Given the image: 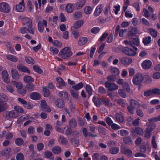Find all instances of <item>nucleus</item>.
<instances>
[{"mask_svg":"<svg viewBox=\"0 0 160 160\" xmlns=\"http://www.w3.org/2000/svg\"><path fill=\"white\" fill-rule=\"evenodd\" d=\"M118 134L122 136H126L128 135L129 132L125 129H122L118 131Z\"/></svg>","mask_w":160,"mask_h":160,"instance_id":"31","label":"nucleus"},{"mask_svg":"<svg viewBox=\"0 0 160 160\" xmlns=\"http://www.w3.org/2000/svg\"><path fill=\"white\" fill-rule=\"evenodd\" d=\"M7 59L13 62H16L18 61V58L15 56L11 54H7L6 56Z\"/></svg>","mask_w":160,"mask_h":160,"instance_id":"20","label":"nucleus"},{"mask_svg":"<svg viewBox=\"0 0 160 160\" xmlns=\"http://www.w3.org/2000/svg\"><path fill=\"white\" fill-rule=\"evenodd\" d=\"M69 124L71 127H75L77 125V123L75 120L72 118L69 121Z\"/></svg>","mask_w":160,"mask_h":160,"instance_id":"57","label":"nucleus"},{"mask_svg":"<svg viewBox=\"0 0 160 160\" xmlns=\"http://www.w3.org/2000/svg\"><path fill=\"white\" fill-rule=\"evenodd\" d=\"M120 61L122 64L127 65H129L132 62V59L129 58L123 57L120 59Z\"/></svg>","mask_w":160,"mask_h":160,"instance_id":"14","label":"nucleus"},{"mask_svg":"<svg viewBox=\"0 0 160 160\" xmlns=\"http://www.w3.org/2000/svg\"><path fill=\"white\" fill-rule=\"evenodd\" d=\"M82 16V13L80 11H77L74 12L73 18L75 20L80 18Z\"/></svg>","mask_w":160,"mask_h":160,"instance_id":"44","label":"nucleus"},{"mask_svg":"<svg viewBox=\"0 0 160 160\" xmlns=\"http://www.w3.org/2000/svg\"><path fill=\"white\" fill-rule=\"evenodd\" d=\"M47 22L46 20H43L42 21H39L38 22V28L39 31L40 32H42L43 31L44 27L43 25L45 27L47 26Z\"/></svg>","mask_w":160,"mask_h":160,"instance_id":"11","label":"nucleus"},{"mask_svg":"<svg viewBox=\"0 0 160 160\" xmlns=\"http://www.w3.org/2000/svg\"><path fill=\"white\" fill-rule=\"evenodd\" d=\"M124 142L127 144H130L132 142L131 138L129 137L124 138L123 139Z\"/></svg>","mask_w":160,"mask_h":160,"instance_id":"55","label":"nucleus"},{"mask_svg":"<svg viewBox=\"0 0 160 160\" xmlns=\"http://www.w3.org/2000/svg\"><path fill=\"white\" fill-rule=\"evenodd\" d=\"M29 97L30 98L36 100L39 99L41 98V95L39 93L36 92L31 93Z\"/></svg>","mask_w":160,"mask_h":160,"instance_id":"17","label":"nucleus"},{"mask_svg":"<svg viewBox=\"0 0 160 160\" xmlns=\"http://www.w3.org/2000/svg\"><path fill=\"white\" fill-rule=\"evenodd\" d=\"M83 22L82 20H78L74 24V28H78L81 27L83 24Z\"/></svg>","mask_w":160,"mask_h":160,"instance_id":"41","label":"nucleus"},{"mask_svg":"<svg viewBox=\"0 0 160 160\" xmlns=\"http://www.w3.org/2000/svg\"><path fill=\"white\" fill-rule=\"evenodd\" d=\"M10 10V8L7 3L2 2L0 3V12L8 13L9 12Z\"/></svg>","mask_w":160,"mask_h":160,"instance_id":"6","label":"nucleus"},{"mask_svg":"<svg viewBox=\"0 0 160 160\" xmlns=\"http://www.w3.org/2000/svg\"><path fill=\"white\" fill-rule=\"evenodd\" d=\"M58 94L59 96L61 98H63L66 99L68 97V93L65 92H60Z\"/></svg>","mask_w":160,"mask_h":160,"instance_id":"42","label":"nucleus"},{"mask_svg":"<svg viewBox=\"0 0 160 160\" xmlns=\"http://www.w3.org/2000/svg\"><path fill=\"white\" fill-rule=\"evenodd\" d=\"M18 116V112L14 110H12L7 112L6 115L7 119L14 118Z\"/></svg>","mask_w":160,"mask_h":160,"instance_id":"8","label":"nucleus"},{"mask_svg":"<svg viewBox=\"0 0 160 160\" xmlns=\"http://www.w3.org/2000/svg\"><path fill=\"white\" fill-rule=\"evenodd\" d=\"M92 10V8L90 6H88L85 7L84 12L86 14H89L91 13Z\"/></svg>","mask_w":160,"mask_h":160,"instance_id":"38","label":"nucleus"},{"mask_svg":"<svg viewBox=\"0 0 160 160\" xmlns=\"http://www.w3.org/2000/svg\"><path fill=\"white\" fill-rule=\"evenodd\" d=\"M11 73L12 78L16 80H17L19 78V75L17 71L14 68L11 69Z\"/></svg>","mask_w":160,"mask_h":160,"instance_id":"23","label":"nucleus"},{"mask_svg":"<svg viewBox=\"0 0 160 160\" xmlns=\"http://www.w3.org/2000/svg\"><path fill=\"white\" fill-rule=\"evenodd\" d=\"M86 0H79L75 4V8L76 9H81L84 5Z\"/></svg>","mask_w":160,"mask_h":160,"instance_id":"15","label":"nucleus"},{"mask_svg":"<svg viewBox=\"0 0 160 160\" xmlns=\"http://www.w3.org/2000/svg\"><path fill=\"white\" fill-rule=\"evenodd\" d=\"M34 86L32 83L27 84L25 87L26 90L28 91H32L34 90Z\"/></svg>","mask_w":160,"mask_h":160,"instance_id":"32","label":"nucleus"},{"mask_svg":"<svg viewBox=\"0 0 160 160\" xmlns=\"http://www.w3.org/2000/svg\"><path fill=\"white\" fill-rule=\"evenodd\" d=\"M65 9L68 13H71L74 10V6L72 3H68L67 4Z\"/></svg>","mask_w":160,"mask_h":160,"instance_id":"24","label":"nucleus"},{"mask_svg":"<svg viewBox=\"0 0 160 160\" xmlns=\"http://www.w3.org/2000/svg\"><path fill=\"white\" fill-rule=\"evenodd\" d=\"M151 38L150 37H146L143 39V42L145 45H147L151 41Z\"/></svg>","mask_w":160,"mask_h":160,"instance_id":"50","label":"nucleus"},{"mask_svg":"<svg viewBox=\"0 0 160 160\" xmlns=\"http://www.w3.org/2000/svg\"><path fill=\"white\" fill-rule=\"evenodd\" d=\"M11 148L9 147H8L5 148L0 152V154L2 156H9L10 155L11 151Z\"/></svg>","mask_w":160,"mask_h":160,"instance_id":"19","label":"nucleus"},{"mask_svg":"<svg viewBox=\"0 0 160 160\" xmlns=\"http://www.w3.org/2000/svg\"><path fill=\"white\" fill-rule=\"evenodd\" d=\"M111 73L114 75L117 76L119 74V71L117 68H111Z\"/></svg>","mask_w":160,"mask_h":160,"instance_id":"33","label":"nucleus"},{"mask_svg":"<svg viewBox=\"0 0 160 160\" xmlns=\"http://www.w3.org/2000/svg\"><path fill=\"white\" fill-rule=\"evenodd\" d=\"M144 80V77L140 73L136 74L133 77L132 82L134 85H138L140 84Z\"/></svg>","mask_w":160,"mask_h":160,"instance_id":"4","label":"nucleus"},{"mask_svg":"<svg viewBox=\"0 0 160 160\" xmlns=\"http://www.w3.org/2000/svg\"><path fill=\"white\" fill-rule=\"evenodd\" d=\"M21 19L23 24L24 25H26L28 27V32L32 34H34L35 33L34 29L32 27V22L30 18L24 16L22 17Z\"/></svg>","mask_w":160,"mask_h":160,"instance_id":"1","label":"nucleus"},{"mask_svg":"<svg viewBox=\"0 0 160 160\" xmlns=\"http://www.w3.org/2000/svg\"><path fill=\"white\" fill-rule=\"evenodd\" d=\"M25 8V4L24 0H22L19 4L16 6L15 8V10L18 12H22L24 11Z\"/></svg>","mask_w":160,"mask_h":160,"instance_id":"10","label":"nucleus"},{"mask_svg":"<svg viewBox=\"0 0 160 160\" xmlns=\"http://www.w3.org/2000/svg\"><path fill=\"white\" fill-rule=\"evenodd\" d=\"M8 100V97L5 94L0 93V101L6 102Z\"/></svg>","mask_w":160,"mask_h":160,"instance_id":"35","label":"nucleus"},{"mask_svg":"<svg viewBox=\"0 0 160 160\" xmlns=\"http://www.w3.org/2000/svg\"><path fill=\"white\" fill-rule=\"evenodd\" d=\"M121 151L122 153L127 155L131 156L132 155V151L126 148L123 147L121 148Z\"/></svg>","mask_w":160,"mask_h":160,"instance_id":"22","label":"nucleus"},{"mask_svg":"<svg viewBox=\"0 0 160 160\" xmlns=\"http://www.w3.org/2000/svg\"><path fill=\"white\" fill-rule=\"evenodd\" d=\"M93 101L96 106L98 107L100 106V101L99 99L96 96H94L93 98Z\"/></svg>","mask_w":160,"mask_h":160,"instance_id":"37","label":"nucleus"},{"mask_svg":"<svg viewBox=\"0 0 160 160\" xmlns=\"http://www.w3.org/2000/svg\"><path fill=\"white\" fill-rule=\"evenodd\" d=\"M122 86L123 88L125 89L128 92L130 91V89L129 86V85L127 82H125Z\"/></svg>","mask_w":160,"mask_h":160,"instance_id":"56","label":"nucleus"},{"mask_svg":"<svg viewBox=\"0 0 160 160\" xmlns=\"http://www.w3.org/2000/svg\"><path fill=\"white\" fill-rule=\"evenodd\" d=\"M43 89L42 92L44 96L46 97H48L50 94L49 90L45 87H43Z\"/></svg>","mask_w":160,"mask_h":160,"instance_id":"43","label":"nucleus"},{"mask_svg":"<svg viewBox=\"0 0 160 160\" xmlns=\"http://www.w3.org/2000/svg\"><path fill=\"white\" fill-rule=\"evenodd\" d=\"M148 32L153 37H156L157 36V32L152 28H149L148 30Z\"/></svg>","mask_w":160,"mask_h":160,"instance_id":"29","label":"nucleus"},{"mask_svg":"<svg viewBox=\"0 0 160 160\" xmlns=\"http://www.w3.org/2000/svg\"><path fill=\"white\" fill-rule=\"evenodd\" d=\"M143 77L144 79L147 83H150L152 82V78L150 76L148 75H145L143 76Z\"/></svg>","mask_w":160,"mask_h":160,"instance_id":"52","label":"nucleus"},{"mask_svg":"<svg viewBox=\"0 0 160 160\" xmlns=\"http://www.w3.org/2000/svg\"><path fill=\"white\" fill-rule=\"evenodd\" d=\"M14 109L15 110V111L17 112H18L20 113H22L23 112V110L22 108L18 106H14Z\"/></svg>","mask_w":160,"mask_h":160,"instance_id":"63","label":"nucleus"},{"mask_svg":"<svg viewBox=\"0 0 160 160\" xmlns=\"http://www.w3.org/2000/svg\"><path fill=\"white\" fill-rule=\"evenodd\" d=\"M24 81L26 82H32L34 81V79L31 77L29 76H26L23 78Z\"/></svg>","mask_w":160,"mask_h":160,"instance_id":"34","label":"nucleus"},{"mask_svg":"<svg viewBox=\"0 0 160 160\" xmlns=\"http://www.w3.org/2000/svg\"><path fill=\"white\" fill-rule=\"evenodd\" d=\"M85 89L88 93V98H89L90 96L92 95L93 90L91 87L90 85H86Z\"/></svg>","mask_w":160,"mask_h":160,"instance_id":"28","label":"nucleus"},{"mask_svg":"<svg viewBox=\"0 0 160 160\" xmlns=\"http://www.w3.org/2000/svg\"><path fill=\"white\" fill-rule=\"evenodd\" d=\"M70 140L72 143L75 147L77 146L79 144V141L78 139L72 138Z\"/></svg>","mask_w":160,"mask_h":160,"instance_id":"48","label":"nucleus"},{"mask_svg":"<svg viewBox=\"0 0 160 160\" xmlns=\"http://www.w3.org/2000/svg\"><path fill=\"white\" fill-rule=\"evenodd\" d=\"M58 141L59 143L63 145H66L68 143V141L66 139L61 135L59 136Z\"/></svg>","mask_w":160,"mask_h":160,"instance_id":"27","label":"nucleus"},{"mask_svg":"<svg viewBox=\"0 0 160 160\" xmlns=\"http://www.w3.org/2000/svg\"><path fill=\"white\" fill-rule=\"evenodd\" d=\"M8 108V106L5 102L0 101V112L4 111Z\"/></svg>","mask_w":160,"mask_h":160,"instance_id":"21","label":"nucleus"},{"mask_svg":"<svg viewBox=\"0 0 160 160\" xmlns=\"http://www.w3.org/2000/svg\"><path fill=\"white\" fill-rule=\"evenodd\" d=\"M70 93L71 96L74 98H78V92L75 90H72L71 91Z\"/></svg>","mask_w":160,"mask_h":160,"instance_id":"47","label":"nucleus"},{"mask_svg":"<svg viewBox=\"0 0 160 160\" xmlns=\"http://www.w3.org/2000/svg\"><path fill=\"white\" fill-rule=\"evenodd\" d=\"M55 104L58 108H63L64 106V102L62 99L57 100Z\"/></svg>","mask_w":160,"mask_h":160,"instance_id":"26","label":"nucleus"},{"mask_svg":"<svg viewBox=\"0 0 160 160\" xmlns=\"http://www.w3.org/2000/svg\"><path fill=\"white\" fill-rule=\"evenodd\" d=\"M52 44L56 47H61L62 45V43L58 40H54L52 42Z\"/></svg>","mask_w":160,"mask_h":160,"instance_id":"49","label":"nucleus"},{"mask_svg":"<svg viewBox=\"0 0 160 160\" xmlns=\"http://www.w3.org/2000/svg\"><path fill=\"white\" fill-rule=\"evenodd\" d=\"M41 108L42 109H46V111L50 112L51 111L50 108L48 107L46 101L44 100H42L41 102Z\"/></svg>","mask_w":160,"mask_h":160,"instance_id":"16","label":"nucleus"},{"mask_svg":"<svg viewBox=\"0 0 160 160\" xmlns=\"http://www.w3.org/2000/svg\"><path fill=\"white\" fill-rule=\"evenodd\" d=\"M72 55V52L71 51L69 47L64 48L59 53V55L60 57L63 59H67L70 57Z\"/></svg>","mask_w":160,"mask_h":160,"instance_id":"2","label":"nucleus"},{"mask_svg":"<svg viewBox=\"0 0 160 160\" xmlns=\"http://www.w3.org/2000/svg\"><path fill=\"white\" fill-rule=\"evenodd\" d=\"M116 118L118 122H122L124 121L123 117L119 113H117L116 114Z\"/></svg>","mask_w":160,"mask_h":160,"instance_id":"36","label":"nucleus"},{"mask_svg":"<svg viewBox=\"0 0 160 160\" xmlns=\"http://www.w3.org/2000/svg\"><path fill=\"white\" fill-rule=\"evenodd\" d=\"M88 41V39L86 37H82L80 38L78 41V43L80 46H82L85 44Z\"/></svg>","mask_w":160,"mask_h":160,"instance_id":"25","label":"nucleus"},{"mask_svg":"<svg viewBox=\"0 0 160 160\" xmlns=\"http://www.w3.org/2000/svg\"><path fill=\"white\" fill-rule=\"evenodd\" d=\"M100 14V6L98 5L96 8L94 15L95 17H97Z\"/></svg>","mask_w":160,"mask_h":160,"instance_id":"58","label":"nucleus"},{"mask_svg":"<svg viewBox=\"0 0 160 160\" xmlns=\"http://www.w3.org/2000/svg\"><path fill=\"white\" fill-rule=\"evenodd\" d=\"M150 122H156L160 121V115L156 117H154L148 119Z\"/></svg>","mask_w":160,"mask_h":160,"instance_id":"60","label":"nucleus"},{"mask_svg":"<svg viewBox=\"0 0 160 160\" xmlns=\"http://www.w3.org/2000/svg\"><path fill=\"white\" fill-rule=\"evenodd\" d=\"M118 92L119 95L123 98H125L127 96L126 93L122 89H120L118 90Z\"/></svg>","mask_w":160,"mask_h":160,"instance_id":"61","label":"nucleus"},{"mask_svg":"<svg viewBox=\"0 0 160 160\" xmlns=\"http://www.w3.org/2000/svg\"><path fill=\"white\" fill-rule=\"evenodd\" d=\"M119 151V149L117 148H112L110 149V152L113 154H116L118 153Z\"/></svg>","mask_w":160,"mask_h":160,"instance_id":"59","label":"nucleus"},{"mask_svg":"<svg viewBox=\"0 0 160 160\" xmlns=\"http://www.w3.org/2000/svg\"><path fill=\"white\" fill-rule=\"evenodd\" d=\"M130 42L131 44H133L136 45H138L139 44V42L137 38H131L130 39Z\"/></svg>","mask_w":160,"mask_h":160,"instance_id":"46","label":"nucleus"},{"mask_svg":"<svg viewBox=\"0 0 160 160\" xmlns=\"http://www.w3.org/2000/svg\"><path fill=\"white\" fill-rule=\"evenodd\" d=\"M23 142V141L21 138H18L15 140V143L18 146L22 145Z\"/></svg>","mask_w":160,"mask_h":160,"instance_id":"51","label":"nucleus"},{"mask_svg":"<svg viewBox=\"0 0 160 160\" xmlns=\"http://www.w3.org/2000/svg\"><path fill=\"white\" fill-rule=\"evenodd\" d=\"M130 106L135 108H138L139 106L138 102L137 101L134 100H131Z\"/></svg>","mask_w":160,"mask_h":160,"instance_id":"30","label":"nucleus"},{"mask_svg":"<svg viewBox=\"0 0 160 160\" xmlns=\"http://www.w3.org/2000/svg\"><path fill=\"white\" fill-rule=\"evenodd\" d=\"M52 151L53 153L57 154L61 152V148L58 146H55L52 148Z\"/></svg>","mask_w":160,"mask_h":160,"instance_id":"40","label":"nucleus"},{"mask_svg":"<svg viewBox=\"0 0 160 160\" xmlns=\"http://www.w3.org/2000/svg\"><path fill=\"white\" fill-rule=\"evenodd\" d=\"M25 60L26 62L28 63L33 64L34 63V60L32 58L30 57H27L25 58Z\"/></svg>","mask_w":160,"mask_h":160,"instance_id":"54","label":"nucleus"},{"mask_svg":"<svg viewBox=\"0 0 160 160\" xmlns=\"http://www.w3.org/2000/svg\"><path fill=\"white\" fill-rule=\"evenodd\" d=\"M118 103L122 107H124L126 105V102L122 99H119L118 101Z\"/></svg>","mask_w":160,"mask_h":160,"instance_id":"64","label":"nucleus"},{"mask_svg":"<svg viewBox=\"0 0 160 160\" xmlns=\"http://www.w3.org/2000/svg\"><path fill=\"white\" fill-rule=\"evenodd\" d=\"M100 31V28L98 27H94L92 28L91 32L92 33L96 34L99 32Z\"/></svg>","mask_w":160,"mask_h":160,"instance_id":"62","label":"nucleus"},{"mask_svg":"<svg viewBox=\"0 0 160 160\" xmlns=\"http://www.w3.org/2000/svg\"><path fill=\"white\" fill-rule=\"evenodd\" d=\"M143 133V132L142 129L138 127L132 129L131 132L132 135L134 137L136 136L137 134L142 135Z\"/></svg>","mask_w":160,"mask_h":160,"instance_id":"9","label":"nucleus"},{"mask_svg":"<svg viewBox=\"0 0 160 160\" xmlns=\"http://www.w3.org/2000/svg\"><path fill=\"white\" fill-rule=\"evenodd\" d=\"M83 86V83L80 82L76 85L72 86V88L76 90H78L82 88Z\"/></svg>","mask_w":160,"mask_h":160,"instance_id":"45","label":"nucleus"},{"mask_svg":"<svg viewBox=\"0 0 160 160\" xmlns=\"http://www.w3.org/2000/svg\"><path fill=\"white\" fill-rule=\"evenodd\" d=\"M56 81L59 83L61 86H65V82L61 78L58 77L56 78Z\"/></svg>","mask_w":160,"mask_h":160,"instance_id":"53","label":"nucleus"},{"mask_svg":"<svg viewBox=\"0 0 160 160\" xmlns=\"http://www.w3.org/2000/svg\"><path fill=\"white\" fill-rule=\"evenodd\" d=\"M137 50V48L136 47H123L122 48V51L123 53L128 56H134L137 54L136 52Z\"/></svg>","mask_w":160,"mask_h":160,"instance_id":"3","label":"nucleus"},{"mask_svg":"<svg viewBox=\"0 0 160 160\" xmlns=\"http://www.w3.org/2000/svg\"><path fill=\"white\" fill-rule=\"evenodd\" d=\"M105 86L110 91H114L118 89V87L114 83L106 82L105 83Z\"/></svg>","mask_w":160,"mask_h":160,"instance_id":"7","label":"nucleus"},{"mask_svg":"<svg viewBox=\"0 0 160 160\" xmlns=\"http://www.w3.org/2000/svg\"><path fill=\"white\" fill-rule=\"evenodd\" d=\"M12 83L19 90L21 89L23 87L22 84L20 82H18L16 81H12Z\"/></svg>","mask_w":160,"mask_h":160,"instance_id":"39","label":"nucleus"},{"mask_svg":"<svg viewBox=\"0 0 160 160\" xmlns=\"http://www.w3.org/2000/svg\"><path fill=\"white\" fill-rule=\"evenodd\" d=\"M152 62L149 60H144L142 62L141 65L142 68L144 69H148L151 68L152 65Z\"/></svg>","mask_w":160,"mask_h":160,"instance_id":"12","label":"nucleus"},{"mask_svg":"<svg viewBox=\"0 0 160 160\" xmlns=\"http://www.w3.org/2000/svg\"><path fill=\"white\" fill-rule=\"evenodd\" d=\"M2 79L3 81L7 83L10 82V79L9 78V75L7 71L3 70L2 72Z\"/></svg>","mask_w":160,"mask_h":160,"instance_id":"13","label":"nucleus"},{"mask_svg":"<svg viewBox=\"0 0 160 160\" xmlns=\"http://www.w3.org/2000/svg\"><path fill=\"white\" fill-rule=\"evenodd\" d=\"M147 124L148 127L145 131L144 136L147 138H149L151 134V131L155 128V126L150 122L148 123Z\"/></svg>","mask_w":160,"mask_h":160,"instance_id":"5","label":"nucleus"},{"mask_svg":"<svg viewBox=\"0 0 160 160\" xmlns=\"http://www.w3.org/2000/svg\"><path fill=\"white\" fill-rule=\"evenodd\" d=\"M17 68L18 70L22 72H26L28 73H29L30 72V70L26 67L21 64L18 65Z\"/></svg>","mask_w":160,"mask_h":160,"instance_id":"18","label":"nucleus"}]
</instances>
